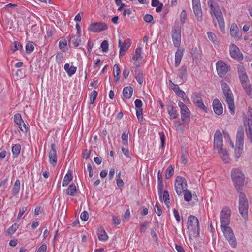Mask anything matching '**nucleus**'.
Returning a JSON list of instances; mask_svg holds the SVG:
<instances>
[{"instance_id": "30", "label": "nucleus", "mask_w": 252, "mask_h": 252, "mask_svg": "<svg viewBox=\"0 0 252 252\" xmlns=\"http://www.w3.org/2000/svg\"><path fill=\"white\" fill-rule=\"evenodd\" d=\"M69 42L70 44H72L75 47H78L81 42L80 35H78L77 38L73 35L70 36Z\"/></svg>"}, {"instance_id": "41", "label": "nucleus", "mask_w": 252, "mask_h": 252, "mask_svg": "<svg viewBox=\"0 0 252 252\" xmlns=\"http://www.w3.org/2000/svg\"><path fill=\"white\" fill-rule=\"evenodd\" d=\"M190 54L193 58L198 59L200 57L199 50L196 47H193L192 48Z\"/></svg>"}, {"instance_id": "28", "label": "nucleus", "mask_w": 252, "mask_h": 252, "mask_svg": "<svg viewBox=\"0 0 252 252\" xmlns=\"http://www.w3.org/2000/svg\"><path fill=\"white\" fill-rule=\"evenodd\" d=\"M20 189V181L17 179L12 189V194L13 196H16L19 193Z\"/></svg>"}, {"instance_id": "38", "label": "nucleus", "mask_w": 252, "mask_h": 252, "mask_svg": "<svg viewBox=\"0 0 252 252\" xmlns=\"http://www.w3.org/2000/svg\"><path fill=\"white\" fill-rule=\"evenodd\" d=\"M135 79L140 84L143 83L144 80L143 73L140 70L135 71Z\"/></svg>"}, {"instance_id": "57", "label": "nucleus", "mask_w": 252, "mask_h": 252, "mask_svg": "<svg viewBox=\"0 0 252 252\" xmlns=\"http://www.w3.org/2000/svg\"><path fill=\"white\" fill-rule=\"evenodd\" d=\"M77 70L76 67H75L74 66H71L70 68L68 69V71L67 72V73L69 76H71L73 75L76 72Z\"/></svg>"}, {"instance_id": "6", "label": "nucleus", "mask_w": 252, "mask_h": 252, "mask_svg": "<svg viewBox=\"0 0 252 252\" xmlns=\"http://www.w3.org/2000/svg\"><path fill=\"white\" fill-rule=\"evenodd\" d=\"M239 211L242 217L245 220H247L248 210V202L245 194L242 192H239Z\"/></svg>"}, {"instance_id": "32", "label": "nucleus", "mask_w": 252, "mask_h": 252, "mask_svg": "<svg viewBox=\"0 0 252 252\" xmlns=\"http://www.w3.org/2000/svg\"><path fill=\"white\" fill-rule=\"evenodd\" d=\"M14 122L18 126L20 130L24 132V129L22 127V123H23V121L20 114L17 113L14 115Z\"/></svg>"}, {"instance_id": "8", "label": "nucleus", "mask_w": 252, "mask_h": 252, "mask_svg": "<svg viewBox=\"0 0 252 252\" xmlns=\"http://www.w3.org/2000/svg\"><path fill=\"white\" fill-rule=\"evenodd\" d=\"M221 229L225 238L231 247L233 248L236 247L237 243L232 229L228 226L221 228Z\"/></svg>"}, {"instance_id": "9", "label": "nucleus", "mask_w": 252, "mask_h": 252, "mask_svg": "<svg viewBox=\"0 0 252 252\" xmlns=\"http://www.w3.org/2000/svg\"><path fill=\"white\" fill-rule=\"evenodd\" d=\"M231 210L227 207H224L220 213V220L221 222V228L228 226L230 223Z\"/></svg>"}, {"instance_id": "21", "label": "nucleus", "mask_w": 252, "mask_h": 252, "mask_svg": "<svg viewBox=\"0 0 252 252\" xmlns=\"http://www.w3.org/2000/svg\"><path fill=\"white\" fill-rule=\"evenodd\" d=\"M174 93L179 97L181 98L184 102L189 103V100L186 96L185 93L180 89L178 85L174 84Z\"/></svg>"}, {"instance_id": "13", "label": "nucleus", "mask_w": 252, "mask_h": 252, "mask_svg": "<svg viewBox=\"0 0 252 252\" xmlns=\"http://www.w3.org/2000/svg\"><path fill=\"white\" fill-rule=\"evenodd\" d=\"M239 77L242 86H245L246 83L249 82L248 75L245 71V69L242 65H238L237 66Z\"/></svg>"}, {"instance_id": "20", "label": "nucleus", "mask_w": 252, "mask_h": 252, "mask_svg": "<svg viewBox=\"0 0 252 252\" xmlns=\"http://www.w3.org/2000/svg\"><path fill=\"white\" fill-rule=\"evenodd\" d=\"M213 107L214 112L218 115L222 114L223 107L221 103L218 99H215L213 102Z\"/></svg>"}, {"instance_id": "12", "label": "nucleus", "mask_w": 252, "mask_h": 252, "mask_svg": "<svg viewBox=\"0 0 252 252\" xmlns=\"http://www.w3.org/2000/svg\"><path fill=\"white\" fill-rule=\"evenodd\" d=\"M108 29V26L104 22H95L91 24L88 30L94 32H100L105 31Z\"/></svg>"}, {"instance_id": "25", "label": "nucleus", "mask_w": 252, "mask_h": 252, "mask_svg": "<svg viewBox=\"0 0 252 252\" xmlns=\"http://www.w3.org/2000/svg\"><path fill=\"white\" fill-rule=\"evenodd\" d=\"M97 234L98 238L99 240L100 241H106L108 238V237L107 234H106L105 231L102 227H100L98 229L97 231Z\"/></svg>"}, {"instance_id": "7", "label": "nucleus", "mask_w": 252, "mask_h": 252, "mask_svg": "<svg viewBox=\"0 0 252 252\" xmlns=\"http://www.w3.org/2000/svg\"><path fill=\"white\" fill-rule=\"evenodd\" d=\"M174 187L177 194L178 195H182L184 191L187 189V183L186 179L182 177H176Z\"/></svg>"}, {"instance_id": "16", "label": "nucleus", "mask_w": 252, "mask_h": 252, "mask_svg": "<svg viewBox=\"0 0 252 252\" xmlns=\"http://www.w3.org/2000/svg\"><path fill=\"white\" fill-rule=\"evenodd\" d=\"M230 54L231 57L238 61H241L243 58V54L240 52L239 49L234 44L230 46Z\"/></svg>"}, {"instance_id": "55", "label": "nucleus", "mask_w": 252, "mask_h": 252, "mask_svg": "<svg viewBox=\"0 0 252 252\" xmlns=\"http://www.w3.org/2000/svg\"><path fill=\"white\" fill-rule=\"evenodd\" d=\"M214 146L215 148L217 149V151L221 150L222 149V141L214 142Z\"/></svg>"}, {"instance_id": "11", "label": "nucleus", "mask_w": 252, "mask_h": 252, "mask_svg": "<svg viewBox=\"0 0 252 252\" xmlns=\"http://www.w3.org/2000/svg\"><path fill=\"white\" fill-rule=\"evenodd\" d=\"M218 75L220 77H224L228 70V65L222 61H218L216 64Z\"/></svg>"}, {"instance_id": "48", "label": "nucleus", "mask_w": 252, "mask_h": 252, "mask_svg": "<svg viewBox=\"0 0 252 252\" xmlns=\"http://www.w3.org/2000/svg\"><path fill=\"white\" fill-rule=\"evenodd\" d=\"M178 73L179 77L183 79L186 75L187 73V68L185 65L182 66L180 69L178 70Z\"/></svg>"}, {"instance_id": "19", "label": "nucleus", "mask_w": 252, "mask_h": 252, "mask_svg": "<svg viewBox=\"0 0 252 252\" xmlns=\"http://www.w3.org/2000/svg\"><path fill=\"white\" fill-rule=\"evenodd\" d=\"M244 131L242 126H241L237 131L236 134V144L244 145Z\"/></svg>"}, {"instance_id": "18", "label": "nucleus", "mask_w": 252, "mask_h": 252, "mask_svg": "<svg viewBox=\"0 0 252 252\" xmlns=\"http://www.w3.org/2000/svg\"><path fill=\"white\" fill-rule=\"evenodd\" d=\"M135 105L136 110V116L139 122L143 120V103L140 99H136L135 101Z\"/></svg>"}, {"instance_id": "10", "label": "nucleus", "mask_w": 252, "mask_h": 252, "mask_svg": "<svg viewBox=\"0 0 252 252\" xmlns=\"http://www.w3.org/2000/svg\"><path fill=\"white\" fill-rule=\"evenodd\" d=\"M248 117L246 121L244 122V125L246 126H248V129L246 128V132L248 138L251 139V142H252V110L249 107Z\"/></svg>"}, {"instance_id": "27", "label": "nucleus", "mask_w": 252, "mask_h": 252, "mask_svg": "<svg viewBox=\"0 0 252 252\" xmlns=\"http://www.w3.org/2000/svg\"><path fill=\"white\" fill-rule=\"evenodd\" d=\"M133 94V88L131 86L125 87L123 91V94L126 99H130Z\"/></svg>"}, {"instance_id": "64", "label": "nucleus", "mask_w": 252, "mask_h": 252, "mask_svg": "<svg viewBox=\"0 0 252 252\" xmlns=\"http://www.w3.org/2000/svg\"><path fill=\"white\" fill-rule=\"evenodd\" d=\"M47 249V246L46 244L41 245L38 248L37 252H45Z\"/></svg>"}, {"instance_id": "36", "label": "nucleus", "mask_w": 252, "mask_h": 252, "mask_svg": "<svg viewBox=\"0 0 252 252\" xmlns=\"http://www.w3.org/2000/svg\"><path fill=\"white\" fill-rule=\"evenodd\" d=\"M114 68H115V72L114 71V75L115 77V82L119 81L120 78L121 70L118 64H115Z\"/></svg>"}, {"instance_id": "26", "label": "nucleus", "mask_w": 252, "mask_h": 252, "mask_svg": "<svg viewBox=\"0 0 252 252\" xmlns=\"http://www.w3.org/2000/svg\"><path fill=\"white\" fill-rule=\"evenodd\" d=\"M218 152L220 154L221 159L225 163H227L229 162L230 158L229 155L227 151L225 149H222L221 150L218 151Z\"/></svg>"}, {"instance_id": "60", "label": "nucleus", "mask_w": 252, "mask_h": 252, "mask_svg": "<svg viewBox=\"0 0 252 252\" xmlns=\"http://www.w3.org/2000/svg\"><path fill=\"white\" fill-rule=\"evenodd\" d=\"M27 210V207H22L19 209V212L18 213L17 219H20L22 215L25 213V212Z\"/></svg>"}, {"instance_id": "58", "label": "nucleus", "mask_w": 252, "mask_h": 252, "mask_svg": "<svg viewBox=\"0 0 252 252\" xmlns=\"http://www.w3.org/2000/svg\"><path fill=\"white\" fill-rule=\"evenodd\" d=\"M80 218L83 221L87 220L89 218V215L87 211H84L83 212H82L80 215Z\"/></svg>"}, {"instance_id": "14", "label": "nucleus", "mask_w": 252, "mask_h": 252, "mask_svg": "<svg viewBox=\"0 0 252 252\" xmlns=\"http://www.w3.org/2000/svg\"><path fill=\"white\" fill-rule=\"evenodd\" d=\"M49 162L52 166L55 167L57 163V155L56 149V145L52 143L51 145V150L49 152Z\"/></svg>"}, {"instance_id": "17", "label": "nucleus", "mask_w": 252, "mask_h": 252, "mask_svg": "<svg viewBox=\"0 0 252 252\" xmlns=\"http://www.w3.org/2000/svg\"><path fill=\"white\" fill-rule=\"evenodd\" d=\"M181 119L182 121L188 124L190 121V112L186 105L180 109Z\"/></svg>"}, {"instance_id": "50", "label": "nucleus", "mask_w": 252, "mask_h": 252, "mask_svg": "<svg viewBox=\"0 0 252 252\" xmlns=\"http://www.w3.org/2000/svg\"><path fill=\"white\" fill-rule=\"evenodd\" d=\"M183 194H184V199L186 201L189 202L191 200V198H192L191 193L190 191L188 190L187 189H186V191H184Z\"/></svg>"}, {"instance_id": "62", "label": "nucleus", "mask_w": 252, "mask_h": 252, "mask_svg": "<svg viewBox=\"0 0 252 252\" xmlns=\"http://www.w3.org/2000/svg\"><path fill=\"white\" fill-rule=\"evenodd\" d=\"M207 34L208 38L213 43H215V41L217 38L216 36L212 32H208Z\"/></svg>"}, {"instance_id": "22", "label": "nucleus", "mask_w": 252, "mask_h": 252, "mask_svg": "<svg viewBox=\"0 0 252 252\" xmlns=\"http://www.w3.org/2000/svg\"><path fill=\"white\" fill-rule=\"evenodd\" d=\"M193 12L198 21L201 22L203 19L202 11L201 5H193Z\"/></svg>"}, {"instance_id": "44", "label": "nucleus", "mask_w": 252, "mask_h": 252, "mask_svg": "<svg viewBox=\"0 0 252 252\" xmlns=\"http://www.w3.org/2000/svg\"><path fill=\"white\" fill-rule=\"evenodd\" d=\"M222 141V135L220 130H217L215 134L214 142Z\"/></svg>"}, {"instance_id": "3", "label": "nucleus", "mask_w": 252, "mask_h": 252, "mask_svg": "<svg viewBox=\"0 0 252 252\" xmlns=\"http://www.w3.org/2000/svg\"><path fill=\"white\" fill-rule=\"evenodd\" d=\"M231 176L235 189L237 191L242 190L245 178L242 171L239 168H234L231 171Z\"/></svg>"}, {"instance_id": "52", "label": "nucleus", "mask_w": 252, "mask_h": 252, "mask_svg": "<svg viewBox=\"0 0 252 252\" xmlns=\"http://www.w3.org/2000/svg\"><path fill=\"white\" fill-rule=\"evenodd\" d=\"M192 98L193 102L194 103L196 101H197V100L202 99L201 95L198 93L194 92L192 94Z\"/></svg>"}, {"instance_id": "35", "label": "nucleus", "mask_w": 252, "mask_h": 252, "mask_svg": "<svg viewBox=\"0 0 252 252\" xmlns=\"http://www.w3.org/2000/svg\"><path fill=\"white\" fill-rule=\"evenodd\" d=\"M73 176L71 173L69 172L65 175L63 181V186H67L69 182L72 180Z\"/></svg>"}, {"instance_id": "24", "label": "nucleus", "mask_w": 252, "mask_h": 252, "mask_svg": "<svg viewBox=\"0 0 252 252\" xmlns=\"http://www.w3.org/2000/svg\"><path fill=\"white\" fill-rule=\"evenodd\" d=\"M163 187L164 185L163 183L162 175L160 173V171H158V188L159 196H161V192L163 189Z\"/></svg>"}, {"instance_id": "49", "label": "nucleus", "mask_w": 252, "mask_h": 252, "mask_svg": "<svg viewBox=\"0 0 252 252\" xmlns=\"http://www.w3.org/2000/svg\"><path fill=\"white\" fill-rule=\"evenodd\" d=\"M173 175V167L172 165H170L166 171L165 177L167 179H170Z\"/></svg>"}, {"instance_id": "33", "label": "nucleus", "mask_w": 252, "mask_h": 252, "mask_svg": "<svg viewBox=\"0 0 252 252\" xmlns=\"http://www.w3.org/2000/svg\"><path fill=\"white\" fill-rule=\"evenodd\" d=\"M230 32L231 36L235 38H237L239 36L238 27L235 24H232L231 25Z\"/></svg>"}, {"instance_id": "47", "label": "nucleus", "mask_w": 252, "mask_h": 252, "mask_svg": "<svg viewBox=\"0 0 252 252\" xmlns=\"http://www.w3.org/2000/svg\"><path fill=\"white\" fill-rule=\"evenodd\" d=\"M97 92L95 90H94L91 93V94L90 95V104H93L95 100L96 99V97L97 96Z\"/></svg>"}, {"instance_id": "23", "label": "nucleus", "mask_w": 252, "mask_h": 252, "mask_svg": "<svg viewBox=\"0 0 252 252\" xmlns=\"http://www.w3.org/2000/svg\"><path fill=\"white\" fill-rule=\"evenodd\" d=\"M161 197L159 196V198L161 201H163L165 204L167 206L168 208L169 207V204H171L170 202V198H169V192L167 190H164V191H161Z\"/></svg>"}, {"instance_id": "51", "label": "nucleus", "mask_w": 252, "mask_h": 252, "mask_svg": "<svg viewBox=\"0 0 252 252\" xmlns=\"http://www.w3.org/2000/svg\"><path fill=\"white\" fill-rule=\"evenodd\" d=\"M13 44L14 45V48L13 49L12 47H11L13 52H15L17 50H21L22 49V45L18 41H14Z\"/></svg>"}, {"instance_id": "37", "label": "nucleus", "mask_w": 252, "mask_h": 252, "mask_svg": "<svg viewBox=\"0 0 252 252\" xmlns=\"http://www.w3.org/2000/svg\"><path fill=\"white\" fill-rule=\"evenodd\" d=\"M245 90L246 94L251 97L252 98V85H250L249 84V82L248 83H246V84L245 86H242Z\"/></svg>"}, {"instance_id": "31", "label": "nucleus", "mask_w": 252, "mask_h": 252, "mask_svg": "<svg viewBox=\"0 0 252 252\" xmlns=\"http://www.w3.org/2000/svg\"><path fill=\"white\" fill-rule=\"evenodd\" d=\"M151 5L153 7H156V11L158 13L162 11L163 4L159 2V0H152Z\"/></svg>"}, {"instance_id": "45", "label": "nucleus", "mask_w": 252, "mask_h": 252, "mask_svg": "<svg viewBox=\"0 0 252 252\" xmlns=\"http://www.w3.org/2000/svg\"><path fill=\"white\" fill-rule=\"evenodd\" d=\"M194 104L200 109L204 110L206 112H207V108L204 104L202 99L197 100V101H196Z\"/></svg>"}, {"instance_id": "54", "label": "nucleus", "mask_w": 252, "mask_h": 252, "mask_svg": "<svg viewBox=\"0 0 252 252\" xmlns=\"http://www.w3.org/2000/svg\"><path fill=\"white\" fill-rule=\"evenodd\" d=\"M187 19V13L185 10H183L180 14V22L184 24Z\"/></svg>"}, {"instance_id": "59", "label": "nucleus", "mask_w": 252, "mask_h": 252, "mask_svg": "<svg viewBox=\"0 0 252 252\" xmlns=\"http://www.w3.org/2000/svg\"><path fill=\"white\" fill-rule=\"evenodd\" d=\"M143 19L146 22L149 23L153 20V17L152 15L147 14L144 16Z\"/></svg>"}, {"instance_id": "42", "label": "nucleus", "mask_w": 252, "mask_h": 252, "mask_svg": "<svg viewBox=\"0 0 252 252\" xmlns=\"http://www.w3.org/2000/svg\"><path fill=\"white\" fill-rule=\"evenodd\" d=\"M59 48L63 52H65L67 49V41L65 39H62L59 45Z\"/></svg>"}, {"instance_id": "15", "label": "nucleus", "mask_w": 252, "mask_h": 252, "mask_svg": "<svg viewBox=\"0 0 252 252\" xmlns=\"http://www.w3.org/2000/svg\"><path fill=\"white\" fill-rule=\"evenodd\" d=\"M131 40L126 39L122 42L121 39L119 40V47H120L119 56H121L125 54V52L130 47Z\"/></svg>"}, {"instance_id": "46", "label": "nucleus", "mask_w": 252, "mask_h": 252, "mask_svg": "<svg viewBox=\"0 0 252 252\" xmlns=\"http://www.w3.org/2000/svg\"><path fill=\"white\" fill-rule=\"evenodd\" d=\"M18 228V225L16 223L13 224L7 230V233L9 235L13 234Z\"/></svg>"}, {"instance_id": "5", "label": "nucleus", "mask_w": 252, "mask_h": 252, "mask_svg": "<svg viewBox=\"0 0 252 252\" xmlns=\"http://www.w3.org/2000/svg\"><path fill=\"white\" fill-rule=\"evenodd\" d=\"M188 229L189 237L199 236L200 231L199 220L195 216L190 215L188 217Z\"/></svg>"}, {"instance_id": "4", "label": "nucleus", "mask_w": 252, "mask_h": 252, "mask_svg": "<svg viewBox=\"0 0 252 252\" xmlns=\"http://www.w3.org/2000/svg\"><path fill=\"white\" fill-rule=\"evenodd\" d=\"M223 95L226 99L230 112L232 115L235 114V105L234 103L233 94L228 84L225 82H221Z\"/></svg>"}, {"instance_id": "40", "label": "nucleus", "mask_w": 252, "mask_h": 252, "mask_svg": "<svg viewBox=\"0 0 252 252\" xmlns=\"http://www.w3.org/2000/svg\"><path fill=\"white\" fill-rule=\"evenodd\" d=\"M21 150V145L16 144L12 147V152L14 157H17L20 154Z\"/></svg>"}, {"instance_id": "61", "label": "nucleus", "mask_w": 252, "mask_h": 252, "mask_svg": "<svg viewBox=\"0 0 252 252\" xmlns=\"http://www.w3.org/2000/svg\"><path fill=\"white\" fill-rule=\"evenodd\" d=\"M91 153L90 150H88L87 149H84L83 151L82 156L83 158L86 159H87L89 158L90 155Z\"/></svg>"}, {"instance_id": "53", "label": "nucleus", "mask_w": 252, "mask_h": 252, "mask_svg": "<svg viewBox=\"0 0 252 252\" xmlns=\"http://www.w3.org/2000/svg\"><path fill=\"white\" fill-rule=\"evenodd\" d=\"M129 132L125 131L123 132L122 135V139L123 143L124 145H126L128 143V136Z\"/></svg>"}, {"instance_id": "2", "label": "nucleus", "mask_w": 252, "mask_h": 252, "mask_svg": "<svg viewBox=\"0 0 252 252\" xmlns=\"http://www.w3.org/2000/svg\"><path fill=\"white\" fill-rule=\"evenodd\" d=\"M208 4L210 7V14L214 19V17L217 19L220 30L222 32L224 31L225 23L221 10L217 4H213L211 1L208 2Z\"/></svg>"}, {"instance_id": "43", "label": "nucleus", "mask_w": 252, "mask_h": 252, "mask_svg": "<svg viewBox=\"0 0 252 252\" xmlns=\"http://www.w3.org/2000/svg\"><path fill=\"white\" fill-rule=\"evenodd\" d=\"M32 43V42L30 41L27 43L26 45V52L27 54H30L33 51L34 47Z\"/></svg>"}, {"instance_id": "1", "label": "nucleus", "mask_w": 252, "mask_h": 252, "mask_svg": "<svg viewBox=\"0 0 252 252\" xmlns=\"http://www.w3.org/2000/svg\"><path fill=\"white\" fill-rule=\"evenodd\" d=\"M181 41V28L177 27L174 29V46L178 47V49L175 54V63L176 67L178 66L180 64L185 51L184 48L180 47Z\"/></svg>"}, {"instance_id": "34", "label": "nucleus", "mask_w": 252, "mask_h": 252, "mask_svg": "<svg viewBox=\"0 0 252 252\" xmlns=\"http://www.w3.org/2000/svg\"><path fill=\"white\" fill-rule=\"evenodd\" d=\"M142 52V48L138 47L135 50V55L133 56V59L135 61L134 63V64L136 66H138V64L137 63V61L141 58V55Z\"/></svg>"}, {"instance_id": "29", "label": "nucleus", "mask_w": 252, "mask_h": 252, "mask_svg": "<svg viewBox=\"0 0 252 252\" xmlns=\"http://www.w3.org/2000/svg\"><path fill=\"white\" fill-rule=\"evenodd\" d=\"M66 194L71 196H75L77 194V189L74 183L70 184L66 189Z\"/></svg>"}, {"instance_id": "63", "label": "nucleus", "mask_w": 252, "mask_h": 252, "mask_svg": "<svg viewBox=\"0 0 252 252\" xmlns=\"http://www.w3.org/2000/svg\"><path fill=\"white\" fill-rule=\"evenodd\" d=\"M159 135L160 136L161 143V147L163 148L164 146L165 140V136L163 132H161L159 133Z\"/></svg>"}, {"instance_id": "39", "label": "nucleus", "mask_w": 252, "mask_h": 252, "mask_svg": "<svg viewBox=\"0 0 252 252\" xmlns=\"http://www.w3.org/2000/svg\"><path fill=\"white\" fill-rule=\"evenodd\" d=\"M243 146L244 145L240 146V145H239L236 144L235 151H234L235 156L236 158H239L240 157V156L242 153Z\"/></svg>"}, {"instance_id": "56", "label": "nucleus", "mask_w": 252, "mask_h": 252, "mask_svg": "<svg viewBox=\"0 0 252 252\" xmlns=\"http://www.w3.org/2000/svg\"><path fill=\"white\" fill-rule=\"evenodd\" d=\"M108 43L107 41L104 40L101 44V47L102 48V51L106 52L108 50Z\"/></svg>"}]
</instances>
